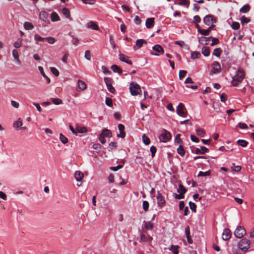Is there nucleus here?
<instances>
[{
	"instance_id": "obj_1",
	"label": "nucleus",
	"mask_w": 254,
	"mask_h": 254,
	"mask_svg": "<svg viewBox=\"0 0 254 254\" xmlns=\"http://www.w3.org/2000/svg\"><path fill=\"white\" fill-rule=\"evenodd\" d=\"M245 77L244 71L240 68L237 71L235 75L232 77L231 83L233 86L237 87L241 83Z\"/></svg>"
},
{
	"instance_id": "obj_2",
	"label": "nucleus",
	"mask_w": 254,
	"mask_h": 254,
	"mask_svg": "<svg viewBox=\"0 0 254 254\" xmlns=\"http://www.w3.org/2000/svg\"><path fill=\"white\" fill-rule=\"evenodd\" d=\"M250 247L249 240L244 238L241 239L238 243V248L243 252H246Z\"/></svg>"
},
{
	"instance_id": "obj_3",
	"label": "nucleus",
	"mask_w": 254,
	"mask_h": 254,
	"mask_svg": "<svg viewBox=\"0 0 254 254\" xmlns=\"http://www.w3.org/2000/svg\"><path fill=\"white\" fill-rule=\"evenodd\" d=\"M129 90L131 94L133 96L137 95L141 91L139 85L133 82H132L130 84Z\"/></svg>"
},
{
	"instance_id": "obj_4",
	"label": "nucleus",
	"mask_w": 254,
	"mask_h": 254,
	"mask_svg": "<svg viewBox=\"0 0 254 254\" xmlns=\"http://www.w3.org/2000/svg\"><path fill=\"white\" fill-rule=\"evenodd\" d=\"M159 138L160 141L167 142L171 139V135L169 131L165 129H163Z\"/></svg>"
},
{
	"instance_id": "obj_5",
	"label": "nucleus",
	"mask_w": 254,
	"mask_h": 254,
	"mask_svg": "<svg viewBox=\"0 0 254 254\" xmlns=\"http://www.w3.org/2000/svg\"><path fill=\"white\" fill-rule=\"evenodd\" d=\"M176 111L179 116L186 117L187 112L185 105L183 103H179L177 107Z\"/></svg>"
},
{
	"instance_id": "obj_6",
	"label": "nucleus",
	"mask_w": 254,
	"mask_h": 254,
	"mask_svg": "<svg viewBox=\"0 0 254 254\" xmlns=\"http://www.w3.org/2000/svg\"><path fill=\"white\" fill-rule=\"evenodd\" d=\"M246 231L245 229L241 226L238 227L234 232V235L235 237L238 238H242L246 234Z\"/></svg>"
},
{
	"instance_id": "obj_7",
	"label": "nucleus",
	"mask_w": 254,
	"mask_h": 254,
	"mask_svg": "<svg viewBox=\"0 0 254 254\" xmlns=\"http://www.w3.org/2000/svg\"><path fill=\"white\" fill-rule=\"evenodd\" d=\"M209 151L208 149L204 146H200V148H195L191 149V152L196 154H204Z\"/></svg>"
},
{
	"instance_id": "obj_8",
	"label": "nucleus",
	"mask_w": 254,
	"mask_h": 254,
	"mask_svg": "<svg viewBox=\"0 0 254 254\" xmlns=\"http://www.w3.org/2000/svg\"><path fill=\"white\" fill-rule=\"evenodd\" d=\"M203 22L207 26L210 25L211 24H213L216 22L215 19L213 17L212 15L208 14L206 15L203 19Z\"/></svg>"
},
{
	"instance_id": "obj_9",
	"label": "nucleus",
	"mask_w": 254,
	"mask_h": 254,
	"mask_svg": "<svg viewBox=\"0 0 254 254\" xmlns=\"http://www.w3.org/2000/svg\"><path fill=\"white\" fill-rule=\"evenodd\" d=\"M157 200L158 206L160 208H162L164 206L166 201L164 197L159 191L157 192Z\"/></svg>"
},
{
	"instance_id": "obj_10",
	"label": "nucleus",
	"mask_w": 254,
	"mask_h": 254,
	"mask_svg": "<svg viewBox=\"0 0 254 254\" xmlns=\"http://www.w3.org/2000/svg\"><path fill=\"white\" fill-rule=\"evenodd\" d=\"M104 80L108 90L112 93H114L115 89L112 86V79L109 77H105Z\"/></svg>"
},
{
	"instance_id": "obj_11",
	"label": "nucleus",
	"mask_w": 254,
	"mask_h": 254,
	"mask_svg": "<svg viewBox=\"0 0 254 254\" xmlns=\"http://www.w3.org/2000/svg\"><path fill=\"white\" fill-rule=\"evenodd\" d=\"M232 235L231 230L228 228H225L222 235V239L224 241H227L230 239Z\"/></svg>"
},
{
	"instance_id": "obj_12",
	"label": "nucleus",
	"mask_w": 254,
	"mask_h": 254,
	"mask_svg": "<svg viewBox=\"0 0 254 254\" xmlns=\"http://www.w3.org/2000/svg\"><path fill=\"white\" fill-rule=\"evenodd\" d=\"M212 70L211 72L213 73H217L220 72L221 66L219 63L217 62H214L212 64Z\"/></svg>"
},
{
	"instance_id": "obj_13",
	"label": "nucleus",
	"mask_w": 254,
	"mask_h": 254,
	"mask_svg": "<svg viewBox=\"0 0 254 254\" xmlns=\"http://www.w3.org/2000/svg\"><path fill=\"white\" fill-rule=\"evenodd\" d=\"M125 126L124 125L120 124L118 125V129L120 131V133L117 134V137H121L124 138L126 136V132H125Z\"/></svg>"
},
{
	"instance_id": "obj_14",
	"label": "nucleus",
	"mask_w": 254,
	"mask_h": 254,
	"mask_svg": "<svg viewBox=\"0 0 254 254\" xmlns=\"http://www.w3.org/2000/svg\"><path fill=\"white\" fill-rule=\"evenodd\" d=\"M119 56L120 60L122 62H125L128 64H132L131 61L130 60H128V57L127 56H126L125 55L122 54V53H120L119 55Z\"/></svg>"
},
{
	"instance_id": "obj_15",
	"label": "nucleus",
	"mask_w": 254,
	"mask_h": 254,
	"mask_svg": "<svg viewBox=\"0 0 254 254\" xmlns=\"http://www.w3.org/2000/svg\"><path fill=\"white\" fill-rule=\"evenodd\" d=\"M144 43H146V41L143 39H138L136 41V44L133 47L134 50L136 51L137 49L140 48L142 45Z\"/></svg>"
},
{
	"instance_id": "obj_16",
	"label": "nucleus",
	"mask_w": 254,
	"mask_h": 254,
	"mask_svg": "<svg viewBox=\"0 0 254 254\" xmlns=\"http://www.w3.org/2000/svg\"><path fill=\"white\" fill-rule=\"evenodd\" d=\"M86 88L85 83L81 80H78L77 82V90L78 91H84Z\"/></svg>"
},
{
	"instance_id": "obj_17",
	"label": "nucleus",
	"mask_w": 254,
	"mask_h": 254,
	"mask_svg": "<svg viewBox=\"0 0 254 254\" xmlns=\"http://www.w3.org/2000/svg\"><path fill=\"white\" fill-rule=\"evenodd\" d=\"M211 36H209L208 37H201L198 38V42L201 45H207L208 44V41L210 40Z\"/></svg>"
},
{
	"instance_id": "obj_18",
	"label": "nucleus",
	"mask_w": 254,
	"mask_h": 254,
	"mask_svg": "<svg viewBox=\"0 0 254 254\" xmlns=\"http://www.w3.org/2000/svg\"><path fill=\"white\" fill-rule=\"evenodd\" d=\"M154 18H147L146 20L145 25L147 28H151L154 25Z\"/></svg>"
},
{
	"instance_id": "obj_19",
	"label": "nucleus",
	"mask_w": 254,
	"mask_h": 254,
	"mask_svg": "<svg viewBox=\"0 0 254 254\" xmlns=\"http://www.w3.org/2000/svg\"><path fill=\"white\" fill-rule=\"evenodd\" d=\"M75 178L77 182H81L83 177V174L79 171H75L74 173Z\"/></svg>"
},
{
	"instance_id": "obj_20",
	"label": "nucleus",
	"mask_w": 254,
	"mask_h": 254,
	"mask_svg": "<svg viewBox=\"0 0 254 254\" xmlns=\"http://www.w3.org/2000/svg\"><path fill=\"white\" fill-rule=\"evenodd\" d=\"M87 27L93 30H98L99 27L94 21H91L87 23Z\"/></svg>"
},
{
	"instance_id": "obj_21",
	"label": "nucleus",
	"mask_w": 254,
	"mask_h": 254,
	"mask_svg": "<svg viewBox=\"0 0 254 254\" xmlns=\"http://www.w3.org/2000/svg\"><path fill=\"white\" fill-rule=\"evenodd\" d=\"M152 240V238L151 236H149L147 238L145 235L141 234L140 235V241L144 242L151 243Z\"/></svg>"
},
{
	"instance_id": "obj_22",
	"label": "nucleus",
	"mask_w": 254,
	"mask_h": 254,
	"mask_svg": "<svg viewBox=\"0 0 254 254\" xmlns=\"http://www.w3.org/2000/svg\"><path fill=\"white\" fill-rule=\"evenodd\" d=\"M143 225L146 230H152L153 228V224L150 222H145V221L143 222Z\"/></svg>"
},
{
	"instance_id": "obj_23",
	"label": "nucleus",
	"mask_w": 254,
	"mask_h": 254,
	"mask_svg": "<svg viewBox=\"0 0 254 254\" xmlns=\"http://www.w3.org/2000/svg\"><path fill=\"white\" fill-rule=\"evenodd\" d=\"M76 130L77 133L78 132V133H84L87 132V129L85 127H82V126H80L79 125H76Z\"/></svg>"
},
{
	"instance_id": "obj_24",
	"label": "nucleus",
	"mask_w": 254,
	"mask_h": 254,
	"mask_svg": "<svg viewBox=\"0 0 254 254\" xmlns=\"http://www.w3.org/2000/svg\"><path fill=\"white\" fill-rule=\"evenodd\" d=\"M23 27L26 30H32L34 28V25L29 22H25L23 24Z\"/></svg>"
},
{
	"instance_id": "obj_25",
	"label": "nucleus",
	"mask_w": 254,
	"mask_h": 254,
	"mask_svg": "<svg viewBox=\"0 0 254 254\" xmlns=\"http://www.w3.org/2000/svg\"><path fill=\"white\" fill-rule=\"evenodd\" d=\"M152 49L156 52L157 53H164V49L163 48L159 45H155L152 47Z\"/></svg>"
},
{
	"instance_id": "obj_26",
	"label": "nucleus",
	"mask_w": 254,
	"mask_h": 254,
	"mask_svg": "<svg viewBox=\"0 0 254 254\" xmlns=\"http://www.w3.org/2000/svg\"><path fill=\"white\" fill-rule=\"evenodd\" d=\"M179 247L177 245H171L169 250L171 251L174 254H179L178 249Z\"/></svg>"
},
{
	"instance_id": "obj_27",
	"label": "nucleus",
	"mask_w": 254,
	"mask_h": 254,
	"mask_svg": "<svg viewBox=\"0 0 254 254\" xmlns=\"http://www.w3.org/2000/svg\"><path fill=\"white\" fill-rule=\"evenodd\" d=\"M38 69H39V71H40V72L41 74L42 75V76H43L45 78H46V79L47 81V83H50V82H51V80H50V79L48 76H46V74H45V73H44V69H43V67H42V66H39L38 67Z\"/></svg>"
},
{
	"instance_id": "obj_28",
	"label": "nucleus",
	"mask_w": 254,
	"mask_h": 254,
	"mask_svg": "<svg viewBox=\"0 0 254 254\" xmlns=\"http://www.w3.org/2000/svg\"><path fill=\"white\" fill-rule=\"evenodd\" d=\"M48 17V13L45 11H42L39 14V18L43 21H45Z\"/></svg>"
},
{
	"instance_id": "obj_29",
	"label": "nucleus",
	"mask_w": 254,
	"mask_h": 254,
	"mask_svg": "<svg viewBox=\"0 0 254 254\" xmlns=\"http://www.w3.org/2000/svg\"><path fill=\"white\" fill-rule=\"evenodd\" d=\"M111 69L114 72H118L119 74H121L122 72V69L117 65L114 64L111 66Z\"/></svg>"
},
{
	"instance_id": "obj_30",
	"label": "nucleus",
	"mask_w": 254,
	"mask_h": 254,
	"mask_svg": "<svg viewBox=\"0 0 254 254\" xmlns=\"http://www.w3.org/2000/svg\"><path fill=\"white\" fill-rule=\"evenodd\" d=\"M250 10V6L249 4H246L242 7L240 9L241 13H245Z\"/></svg>"
},
{
	"instance_id": "obj_31",
	"label": "nucleus",
	"mask_w": 254,
	"mask_h": 254,
	"mask_svg": "<svg viewBox=\"0 0 254 254\" xmlns=\"http://www.w3.org/2000/svg\"><path fill=\"white\" fill-rule=\"evenodd\" d=\"M202 54L205 57H207L210 55V49L208 47H204L202 48Z\"/></svg>"
},
{
	"instance_id": "obj_32",
	"label": "nucleus",
	"mask_w": 254,
	"mask_h": 254,
	"mask_svg": "<svg viewBox=\"0 0 254 254\" xmlns=\"http://www.w3.org/2000/svg\"><path fill=\"white\" fill-rule=\"evenodd\" d=\"M101 135L104 137H110L111 136L112 133L110 130L108 129H104Z\"/></svg>"
},
{
	"instance_id": "obj_33",
	"label": "nucleus",
	"mask_w": 254,
	"mask_h": 254,
	"mask_svg": "<svg viewBox=\"0 0 254 254\" xmlns=\"http://www.w3.org/2000/svg\"><path fill=\"white\" fill-rule=\"evenodd\" d=\"M60 20V17L58 14L55 12L51 13V21L53 22L58 21Z\"/></svg>"
},
{
	"instance_id": "obj_34",
	"label": "nucleus",
	"mask_w": 254,
	"mask_h": 254,
	"mask_svg": "<svg viewBox=\"0 0 254 254\" xmlns=\"http://www.w3.org/2000/svg\"><path fill=\"white\" fill-rule=\"evenodd\" d=\"M177 152L181 156H184L185 154V151L184 150V147L182 145H180L179 147L177 149Z\"/></svg>"
},
{
	"instance_id": "obj_35",
	"label": "nucleus",
	"mask_w": 254,
	"mask_h": 254,
	"mask_svg": "<svg viewBox=\"0 0 254 254\" xmlns=\"http://www.w3.org/2000/svg\"><path fill=\"white\" fill-rule=\"evenodd\" d=\"M34 39L37 44H38L39 42H42L44 41V40H45V38L42 37L38 34H36L34 35Z\"/></svg>"
},
{
	"instance_id": "obj_36",
	"label": "nucleus",
	"mask_w": 254,
	"mask_h": 254,
	"mask_svg": "<svg viewBox=\"0 0 254 254\" xmlns=\"http://www.w3.org/2000/svg\"><path fill=\"white\" fill-rule=\"evenodd\" d=\"M196 134L200 136V137H204L205 134V132L204 129L202 128H197L195 130Z\"/></svg>"
},
{
	"instance_id": "obj_37",
	"label": "nucleus",
	"mask_w": 254,
	"mask_h": 254,
	"mask_svg": "<svg viewBox=\"0 0 254 254\" xmlns=\"http://www.w3.org/2000/svg\"><path fill=\"white\" fill-rule=\"evenodd\" d=\"M237 142L238 144L243 147L247 146L248 144V142L247 141L243 139H239L237 140Z\"/></svg>"
},
{
	"instance_id": "obj_38",
	"label": "nucleus",
	"mask_w": 254,
	"mask_h": 254,
	"mask_svg": "<svg viewBox=\"0 0 254 254\" xmlns=\"http://www.w3.org/2000/svg\"><path fill=\"white\" fill-rule=\"evenodd\" d=\"M177 191L179 193L184 194L186 192L187 190L182 184H180L177 189Z\"/></svg>"
},
{
	"instance_id": "obj_39",
	"label": "nucleus",
	"mask_w": 254,
	"mask_h": 254,
	"mask_svg": "<svg viewBox=\"0 0 254 254\" xmlns=\"http://www.w3.org/2000/svg\"><path fill=\"white\" fill-rule=\"evenodd\" d=\"M22 122L19 119L17 121L14 122L13 126L15 128H20L22 126Z\"/></svg>"
},
{
	"instance_id": "obj_40",
	"label": "nucleus",
	"mask_w": 254,
	"mask_h": 254,
	"mask_svg": "<svg viewBox=\"0 0 254 254\" xmlns=\"http://www.w3.org/2000/svg\"><path fill=\"white\" fill-rule=\"evenodd\" d=\"M222 50L220 48H215L213 52V55L217 57H219L221 55Z\"/></svg>"
},
{
	"instance_id": "obj_41",
	"label": "nucleus",
	"mask_w": 254,
	"mask_h": 254,
	"mask_svg": "<svg viewBox=\"0 0 254 254\" xmlns=\"http://www.w3.org/2000/svg\"><path fill=\"white\" fill-rule=\"evenodd\" d=\"M60 140L63 144H66L68 142V139L62 133L60 134Z\"/></svg>"
},
{
	"instance_id": "obj_42",
	"label": "nucleus",
	"mask_w": 254,
	"mask_h": 254,
	"mask_svg": "<svg viewBox=\"0 0 254 254\" xmlns=\"http://www.w3.org/2000/svg\"><path fill=\"white\" fill-rule=\"evenodd\" d=\"M240 21L242 24L245 23H248L251 21V19L249 18L246 17L245 16H243L240 18Z\"/></svg>"
},
{
	"instance_id": "obj_43",
	"label": "nucleus",
	"mask_w": 254,
	"mask_h": 254,
	"mask_svg": "<svg viewBox=\"0 0 254 254\" xmlns=\"http://www.w3.org/2000/svg\"><path fill=\"white\" fill-rule=\"evenodd\" d=\"M62 13L66 18H69L70 16V12L69 10L66 8H63L62 9Z\"/></svg>"
},
{
	"instance_id": "obj_44",
	"label": "nucleus",
	"mask_w": 254,
	"mask_h": 254,
	"mask_svg": "<svg viewBox=\"0 0 254 254\" xmlns=\"http://www.w3.org/2000/svg\"><path fill=\"white\" fill-rule=\"evenodd\" d=\"M51 101L54 104L57 105H60L62 103L61 99L57 98H51Z\"/></svg>"
},
{
	"instance_id": "obj_45",
	"label": "nucleus",
	"mask_w": 254,
	"mask_h": 254,
	"mask_svg": "<svg viewBox=\"0 0 254 254\" xmlns=\"http://www.w3.org/2000/svg\"><path fill=\"white\" fill-rule=\"evenodd\" d=\"M68 35H70L72 38V39H73L72 44L74 45L77 46V45H78L79 44V41L78 39H77V38L74 37L73 35H71V33L70 32H69L68 33Z\"/></svg>"
},
{
	"instance_id": "obj_46",
	"label": "nucleus",
	"mask_w": 254,
	"mask_h": 254,
	"mask_svg": "<svg viewBox=\"0 0 254 254\" xmlns=\"http://www.w3.org/2000/svg\"><path fill=\"white\" fill-rule=\"evenodd\" d=\"M142 137L143 142L145 145H148L150 143V139L147 136H146V135L145 134H143L142 135Z\"/></svg>"
},
{
	"instance_id": "obj_47",
	"label": "nucleus",
	"mask_w": 254,
	"mask_h": 254,
	"mask_svg": "<svg viewBox=\"0 0 254 254\" xmlns=\"http://www.w3.org/2000/svg\"><path fill=\"white\" fill-rule=\"evenodd\" d=\"M201 56L200 54L198 52H193L191 54V58L192 59H195L198 58Z\"/></svg>"
},
{
	"instance_id": "obj_48",
	"label": "nucleus",
	"mask_w": 254,
	"mask_h": 254,
	"mask_svg": "<svg viewBox=\"0 0 254 254\" xmlns=\"http://www.w3.org/2000/svg\"><path fill=\"white\" fill-rule=\"evenodd\" d=\"M149 202L147 201L144 200L143 201L142 207H143V210L145 211H146L147 210H148V209L149 208Z\"/></svg>"
},
{
	"instance_id": "obj_49",
	"label": "nucleus",
	"mask_w": 254,
	"mask_h": 254,
	"mask_svg": "<svg viewBox=\"0 0 254 254\" xmlns=\"http://www.w3.org/2000/svg\"><path fill=\"white\" fill-rule=\"evenodd\" d=\"M240 25L238 22H233L231 25L232 28L234 30H238L240 28Z\"/></svg>"
},
{
	"instance_id": "obj_50",
	"label": "nucleus",
	"mask_w": 254,
	"mask_h": 254,
	"mask_svg": "<svg viewBox=\"0 0 254 254\" xmlns=\"http://www.w3.org/2000/svg\"><path fill=\"white\" fill-rule=\"evenodd\" d=\"M189 206H190V209L192 211H193L194 212H196V205L194 203L192 202L191 201H190L189 202Z\"/></svg>"
},
{
	"instance_id": "obj_51",
	"label": "nucleus",
	"mask_w": 254,
	"mask_h": 254,
	"mask_svg": "<svg viewBox=\"0 0 254 254\" xmlns=\"http://www.w3.org/2000/svg\"><path fill=\"white\" fill-rule=\"evenodd\" d=\"M210 39L212 40V43L210 44L211 46H213L217 44L219 42L218 39H217L216 38H214V37H213L211 36V38H210Z\"/></svg>"
},
{
	"instance_id": "obj_52",
	"label": "nucleus",
	"mask_w": 254,
	"mask_h": 254,
	"mask_svg": "<svg viewBox=\"0 0 254 254\" xmlns=\"http://www.w3.org/2000/svg\"><path fill=\"white\" fill-rule=\"evenodd\" d=\"M174 197L176 199H180L184 198V195L183 193H180V194L174 193Z\"/></svg>"
},
{
	"instance_id": "obj_53",
	"label": "nucleus",
	"mask_w": 254,
	"mask_h": 254,
	"mask_svg": "<svg viewBox=\"0 0 254 254\" xmlns=\"http://www.w3.org/2000/svg\"><path fill=\"white\" fill-rule=\"evenodd\" d=\"M50 70H51V71L52 72V73L54 75H55L56 76H59V72L56 68H55L54 67H52L50 68Z\"/></svg>"
},
{
	"instance_id": "obj_54",
	"label": "nucleus",
	"mask_w": 254,
	"mask_h": 254,
	"mask_svg": "<svg viewBox=\"0 0 254 254\" xmlns=\"http://www.w3.org/2000/svg\"><path fill=\"white\" fill-rule=\"evenodd\" d=\"M190 2L187 1L186 0H180V2H179L178 4L180 5H184L187 6L188 7H189Z\"/></svg>"
},
{
	"instance_id": "obj_55",
	"label": "nucleus",
	"mask_w": 254,
	"mask_h": 254,
	"mask_svg": "<svg viewBox=\"0 0 254 254\" xmlns=\"http://www.w3.org/2000/svg\"><path fill=\"white\" fill-rule=\"evenodd\" d=\"M45 40L50 44H53L55 42V39L52 37H47L45 38Z\"/></svg>"
},
{
	"instance_id": "obj_56",
	"label": "nucleus",
	"mask_w": 254,
	"mask_h": 254,
	"mask_svg": "<svg viewBox=\"0 0 254 254\" xmlns=\"http://www.w3.org/2000/svg\"><path fill=\"white\" fill-rule=\"evenodd\" d=\"M210 175L209 171H206L205 172L199 171L197 176L198 177H203V176H208Z\"/></svg>"
},
{
	"instance_id": "obj_57",
	"label": "nucleus",
	"mask_w": 254,
	"mask_h": 254,
	"mask_svg": "<svg viewBox=\"0 0 254 254\" xmlns=\"http://www.w3.org/2000/svg\"><path fill=\"white\" fill-rule=\"evenodd\" d=\"M175 142L177 143H182V141L181 139L180 134H177L175 137Z\"/></svg>"
},
{
	"instance_id": "obj_58",
	"label": "nucleus",
	"mask_w": 254,
	"mask_h": 254,
	"mask_svg": "<svg viewBox=\"0 0 254 254\" xmlns=\"http://www.w3.org/2000/svg\"><path fill=\"white\" fill-rule=\"evenodd\" d=\"M209 29H201V31L199 32L201 35L204 36H207L210 33Z\"/></svg>"
},
{
	"instance_id": "obj_59",
	"label": "nucleus",
	"mask_w": 254,
	"mask_h": 254,
	"mask_svg": "<svg viewBox=\"0 0 254 254\" xmlns=\"http://www.w3.org/2000/svg\"><path fill=\"white\" fill-rule=\"evenodd\" d=\"M84 57L86 60H87L88 61L91 60V54H90V52L89 51L86 50L85 52Z\"/></svg>"
},
{
	"instance_id": "obj_60",
	"label": "nucleus",
	"mask_w": 254,
	"mask_h": 254,
	"mask_svg": "<svg viewBox=\"0 0 254 254\" xmlns=\"http://www.w3.org/2000/svg\"><path fill=\"white\" fill-rule=\"evenodd\" d=\"M21 42L22 40L21 39L17 40L16 42L14 43V46L16 48H18L21 47Z\"/></svg>"
},
{
	"instance_id": "obj_61",
	"label": "nucleus",
	"mask_w": 254,
	"mask_h": 254,
	"mask_svg": "<svg viewBox=\"0 0 254 254\" xmlns=\"http://www.w3.org/2000/svg\"><path fill=\"white\" fill-rule=\"evenodd\" d=\"M12 56L15 60H18V58H19V55L17 50L14 49L12 51Z\"/></svg>"
},
{
	"instance_id": "obj_62",
	"label": "nucleus",
	"mask_w": 254,
	"mask_h": 254,
	"mask_svg": "<svg viewBox=\"0 0 254 254\" xmlns=\"http://www.w3.org/2000/svg\"><path fill=\"white\" fill-rule=\"evenodd\" d=\"M92 148L95 150L100 151L101 149V146L99 143H94L92 145Z\"/></svg>"
},
{
	"instance_id": "obj_63",
	"label": "nucleus",
	"mask_w": 254,
	"mask_h": 254,
	"mask_svg": "<svg viewBox=\"0 0 254 254\" xmlns=\"http://www.w3.org/2000/svg\"><path fill=\"white\" fill-rule=\"evenodd\" d=\"M150 150L151 152L152 157H153L155 156V154L156 152V148L154 146H151L150 148Z\"/></svg>"
},
{
	"instance_id": "obj_64",
	"label": "nucleus",
	"mask_w": 254,
	"mask_h": 254,
	"mask_svg": "<svg viewBox=\"0 0 254 254\" xmlns=\"http://www.w3.org/2000/svg\"><path fill=\"white\" fill-rule=\"evenodd\" d=\"M105 103L109 107H112L113 106L112 101L109 98H106Z\"/></svg>"
}]
</instances>
